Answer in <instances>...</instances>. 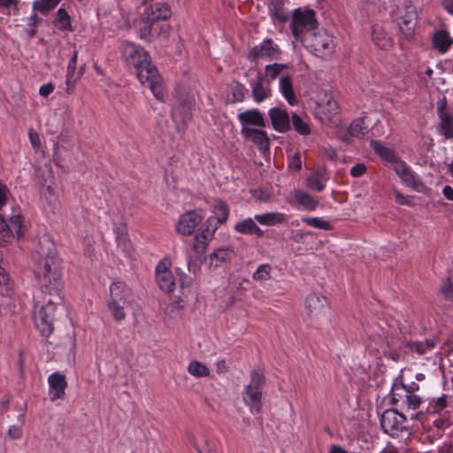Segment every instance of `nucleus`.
I'll use <instances>...</instances> for the list:
<instances>
[{"instance_id":"obj_1","label":"nucleus","mask_w":453,"mask_h":453,"mask_svg":"<svg viewBox=\"0 0 453 453\" xmlns=\"http://www.w3.org/2000/svg\"><path fill=\"white\" fill-rule=\"evenodd\" d=\"M37 253L39 258L35 265L34 272L41 284L42 293H60L63 285L62 273L55 244L46 238L40 242Z\"/></svg>"},{"instance_id":"obj_2","label":"nucleus","mask_w":453,"mask_h":453,"mask_svg":"<svg viewBox=\"0 0 453 453\" xmlns=\"http://www.w3.org/2000/svg\"><path fill=\"white\" fill-rule=\"evenodd\" d=\"M121 53L125 61L135 68L141 83H147L154 96L163 101L165 93L162 87L161 77L157 69L151 65L148 52L133 42H125L122 43Z\"/></svg>"},{"instance_id":"obj_3","label":"nucleus","mask_w":453,"mask_h":453,"mask_svg":"<svg viewBox=\"0 0 453 453\" xmlns=\"http://www.w3.org/2000/svg\"><path fill=\"white\" fill-rule=\"evenodd\" d=\"M61 302L60 293L44 294L42 303H36L34 307L33 319L36 327L44 337H49L53 330V322L56 317L57 306Z\"/></svg>"},{"instance_id":"obj_4","label":"nucleus","mask_w":453,"mask_h":453,"mask_svg":"<svg viewBox=\"0 0 453 453\" xmlns=\"http://www.w3.org/2000/svg\"><path fill=\"white\" fill-rule=\"evenodd\" d=\"M265 385V377L258 368H254L250 372V381L244 388L242 400L249 406L250 412L260 413L263 403V388Z\"/></svg>"},{"instance_id":"obj_5","label":"nucleus","mask_w":453,"mask_h":453,"mask_svg":"<svg viewBox=\"0 0 453 453\" xmlns=\"http://www.w3.org/2000/svg\"><path fill=\"white\" fill-rule=\"evenodd\" d=\"M399 30L407 38H411L417 26L418 14L416 7L407 0L403 1L392 13Z\"/></svg>"},{"instance_id":"obj_6","label":"nucleus","mask_w":453,"mask_h":453,"mask_svg":"<svg viewBox=\"0 0 453 453\" xmlns=\"http://www.w3.org/2000/svg\"><path fill=\"white\" fill-rule=\"evenodd\" d=\"M318 25L316 13L312 9L299 7L294 10L291 29L296 39L301 38L303 34L315 30Z\"/></svg>"},{"instance_id":"obj_7","label":"nucleus","mask_w":453,"mask_h":453,"mask_svg":"<svg viewBox=\"0 0 453 453\" xmlns=\"http://www.w3.org/2000/svg\"><path fill=\"white\" fill-rule=\"evenodd\" d=\"M406 418L395 410H387L380 418V426L384 433L392 437L398 436L405 429Z\"/></svg>"},{"instance_id":"obj_8","label":"nucleus","mask_w":453,"mask_h":453,"mask_svg":"<svg viewBox=\"0 0 453 453\" xmlns=\"http://www.w3.org/2000/svg\"><path fill=\"white\" fill-rule=\"evenodd\" d=\"M305 310L311 321H319L326 315L327 299L324 296L310 294L305 300Z\"/></svg>"},{"instance_id":"obj_9","label":"nucleus","mask_w":453,"mask_h":453,"mask_svg":"<svg viewBox=\"0 0 453 453\" xmlns=\"http://www.w3.org/2000/svg\"><path fill=\"white\" fill-rule=\"evenodd\" d=\"M280 54V50L272 39H265L260 45L253 47L249 52V58L257 59H277Z\"/></svg>"},{"instance_id":"obj_10","label":"nucleus","mask_w":453,"mask_h":453,"mask_svg":"<svg viewBox=\"0 0 453 453\" xmlns=\"http://www.w3.org/2000/svg\"><path fill=\"white\" fill-rule=\"evenodd\" d=\"M203 219V215L196 211L182 214L177 223L176 230L181 235H191Z\"/></svg>"},{"instance_id":"obj_11","label":"nucleus","mask_w":453,"mask_h":453,"mask_svg":"<svg viewBox=\"0 0 453 453\" xmlns=\"http://www.w3.org/2000/svg\"><path fill=\"white\" fill-rule=\"evenodd\" d=\"M156 279L159 288L165 292H173L175 280L167 262L161 261L156 267Z\"/></svg>"},{"instance_id":"obj_12","label":"nucleus","mask_w":453,"mask_h":453,"mask_svg":"<svg viewBox=\"0 0 453 453\" xmlns=\"http://www.w3.org/2000/svg\"><path fill=\"white\" fill-rule=\"evenodd\" d=\"M338 110L337 102L334 98L328 97L318 103L315 113L321 122H332L334 118L337 116Z\"/></svg>"},{"instance_id":"obj_13","label":"nucleus","mask_w":453,"mask_h":453,"mask_svg":"<svg viewBox=\"0 0 453 453\" xmlns=\"http://www.w3.org/2000/svg\"><path fill=\"white\" fill-rule=\"evenodd\" d=\"M310 47L316 55H325L333 50V40L325 32L312 33L310 35Z\"/></svg>"},{"instance_id":"obj_14","label":"nucleus","mask_w":453,"mask_h":453,"mask_svg":"<svg viewBox=\"0 0 453 453\" xmlns=\"http://www.w3.org/2000/svg\"><path fill=\"white\" fill-rule=\"evenodd\" d=\"M50 386V395L51 401L63 399L65 395V388H67V381L65 376L60 372H54L48 378Z\"/></svg>"},{"instance_id":"obj_15","label":"nucleus","mask_w":453,"mask_h":453,"mask_svg":"<svg viewBox=\"0 0 453 453\" xmlns=\"http://www.w3.org/2000/svg\"><path fill=\"white\" fill-rule=\"evenodd\" d=\"M241 133L245 139L251 141L260 150H269V138L265 131L255 127H244L242 128Z\"/></svg>"},{"instance_id":"obj_16","label":"nucleus","mask_w":453,"mask_h":453,"mask_svg":"<svg viewBox=\"0 0 453 453\" xmlns=\"http://www.w3.org/2000/svg\"><path fill=\"white\" fill-rule=\"evenodd\" d=\"M397 391H403L404 393V399L403 402L406 404L408 409L417 410L419 408L422 400L420 396L414 394L412 391L406 389L404 385L402 386H394L392 388V401L393 403H396L398 401L397 396L401 397V395L397 393Z\"/></svg>"},{"instance_id":"obj_17","label":"nucleus","mask_w":453,"mask_h":453,"mask_svg":"<svg viewBox=\"0 0 453 453\" xmlns=\"http://www.w3.org/2000/svg\"><path fill=\"white\" fill-rule=\"evenodd\" d=\"M270 119L273 128L284 133L290 129V120L288 112L280 108H273L269 111Z\"/></svg>"},{"instance_id":"obj_18","label":"nucleus","mask_w":453,"mask_h":453,"mask_svg":"<svg viewBox=\"0 0 453 453\" xmlns=\"http://www.w3.org/2000/svg\"><path fill=\"white\" fill-rule=\"evenodd\" d=\"M238 119L242 124V128L253 127L252 126L258 127H265V120L257 109L248 110L241 112L238 115Z\"/></svg>"},{"instance_id":"obj_19","label":"nucleus","mask_w":453,"mask_h":453,"mask_svg":"<svg viewBox=\"0 0 453 453\" xmlns=\"http://www.w3.org/2000/svg\"><path fill=\"white\" fill-rule=\"evenodd\" d=\"M250 87L253 99L257 103L265 101L272 95L270 84L267 83L260 74L257 76L255 81L250 82Z\"/></svg>"},{"instance_id":"obj_20","label":"nucleus","mask_w":453,"mask_h":453,"mask_svg":"<svg viewBox=\"0 0 453 453\" xmlns=\"http://www.w3.org/2000/svg\"><path fill=\"white\" fill-rule=\"evenodd\" d=\"M372 40L374 44L384 50H389L393 46V40L380 25H374L372 29Z\"/></svg>"},{"instance_id":"obj_21","label":"nucleus","mask_w":453,"mask_h":453,"mask_svg":"<svg viewBox=\"0 0 453 453\" xmlns=\"http://www.w3.org/2000/svg\"><path fill=\"white\" fill-rule=\"evenodd\" d=\"M255 220V219L247 218L238 221L234 228L239 234L256 235L257 237L262 238L265 235V232L257 225Z\"/></svg>"},{"instance_id":"obj_22","label":"nucleus","mask_w":453,"mask_h":453,"mask_svg":"<svg viewBox=\"0 0 453 453\" xmlns=\"http://www.w3.org/2000/svg\"><path fill=\"white\" fill-rule=\"evenodd\" d=\"M328 180L326 168H318L306 180V186L313 190L321 192L325 188V183Z\"/></svg>"},{"instance_id":"obj_23","label":"nucleus","mask_w":453,"mask_h":453,"mask_svg":"<svg viewBox=\"0 0 453 453\" xmlns=\"http://www.w3.org/2000/svg\"><path fill=\"white\" fill-rule=\"evenodd\" d=\"M285 0H270L269 15L273 22L286 23L289 19L288 12L284 8Z\"/></svg>"},{"instance_id":"obj_24","label":"nucleus","mask_w":453,"mask_h":453,"mask_svg":"<svg viewBox=\"0 0 453 453\" xmlns=\"http://www.w3.org/2000/svg\"><path fill=\"white\" fill-rule=\"evenodd\" d=\"M131 291L124 282H113L110 287V300L109 302H120L128 301Z\"/></svg>"},{"instance_id":"obj_25","label":"nucleus","mask_w":453,"mask_h":453,"mask_svg":"<svg viewBox=\"0 0 453 453\" xmlns=\"http://www.w3.org/2000/svg\"><path fill=\"white\" fill-rule=\"evenodd\" d=\"M395 164V171L401 178L402 181L409 187L416 188V178L411 168L400 159H398Z\"/></svg>"},{"instance_id":"obj_26","label":"nucleus","mask_w":453,"mask_h":453,"mask_svg":"<svg viewBox=\"0 0 453 453\" xmlns=\"http://www.w3.org/2000/svg\"><path fill=\"white\" fill-rule=\"evenodd\" d=\"M370 146L373 150L375 154L385 161L395 163L399 159L394 150L385 146L380 141L372 140L370 142Z\"/></svg>"},{"instance_id":"obj_27","label":"nucleus","mask_w":453,"mask_h":453,"mask_svg":"<svg viewBox=\"0 0 453 453\" xmlns=\"http://www.w3.org/2000/svg\"><path fill=\"white\" fill-rule=\"evenodd\" d=\"M213 212L215 216L209 218L208 223L212 225L216 222V225H222L228 219L229 207L224 201L216 200L214 203Z\"/></svg>"},{"instance_id":"obj_28","label":"nucleus","mask_w":453,"mask_h":453,"mask_svg":"<svg viewBox=\"0 0 453 453\" xmlns=\"http://www.w3.org/2000/svg\"><path fill=\"white\" fill-rule=\"evenodd\" d=\"M453 43V38H451L446 30H439L434 34L433 36V47L437 50L440 53H445L448 51L449 47Z\"/></svg>"},{"instance_id":"obj_29","label":"nucleus","mask_w":453,"mask_h":453,"mask_svg":"<svg viewBox=\"0 0 453 453\" xmlns=\"http://www.w3.org/2000/svg\"><path fill=\"white\" fill-rule=\"evenodd\" d=\"M234 257V251L233 249L226 248V249H218L213 253L210 255V264L209 266L217 268L222 263L230 261Z\"/></svg>"},{"instance_id":"obj_30","label":"nucleus","mask_w":453,"mask_h":453,"mask_svg":"<svg viewBox=\"0 0 453 453\" xmlns=\"http://www.w3.org/2000/svg\"><path fill=\"white\" fill-rule=\"evenodd\" d=\"M254 219L261 225L273 226L286 222L287 216L284 213L275 211L257 214Z\"/></svg>"},{"instance_id":"obj_31","label":"nucleus","mask_w":453,"mask_h":453,"mask_svg":"<svg viewBox=\"0 0 453 453\" xmlns=\"http://www.w3.org/2000/svg\"><path fill=\"white\" fill-rule=\"evenodd\" d=\"M280 90L290 105H295L297 104V99L293 89V83L290 76L285 75L280 77Z\"/></svg>"},{"instance_id":"obj_32","label":"nucleus","mask_w":453,"mask_h":453,"mask_svg":"<svg viewBox=\"0 0 453 453\" xmlns=\"http://www.w3.org/2000/svg\"><path fill=\"white\" fill-rule=\"evenodd\" d=\"M170 7L166 4L157 3L150 8V12L147 16L150 17V20H165L171 17Z\"/></svg>"},{"instance_id":"obj_33","label":"nucleus","mask_w":453,"mask_h":453,"mask_svg":"<svg viewBox=\"0 0 453 453\" xmlns=\"http://www.w3.org/2000/svg\"><path fill=\"white\" fill-rule=\"evenodd\" d=\"M211 240V234L207 230V234H197L194 238L193 250L197 256H203L206 251L208 242Z\"/></svg>"},{"instance_id":"obj_34","label":"nucleus","mask_w":453,"mask_h":453,"mask_svg":"<svg viewBox=\"0 0 453 453\" xmlns=\"http://www.w3.org/2000/svg\"><path fill=\"white\" fill-rule=\"evenodd\" d=\"M294 198L300 205L310 211L315 210L319 204L311 196L301 190H295Z\"/></svg>"},{"instance_id":"obj_35","label":"nucleus","mask_w":453,"mask_h":453,"mask_svg":"<svg viewBox=\"0 0 453 453\" xmlns=\"http://www.w3.org/2000/svg\"><path fill=\"white\" fill-rule=\"evenodd\" d=\"M129 305V301H124L123 303L120 302H108V308L111 312L114 319L120 322L126 319L125 309Z\"/></svg>"},{"instance_id":"obj_36","label":"nucleus","mask_w":453,"mask_h":453,"mask_svg":"<svg viewBox=\"0 0 453 453\" xmlns=\"http://www.w3.org/2000/svg\"><path fill=\"white\" fill-rule=\"evenodd\" d=\"M285 68H287V65L283 64L274 63L267 65L265 67V76L263 78L270 84L271 81H274Z\"/></svg>"},{"instance_id":"obj_37","label":"nucleus","mask_w":453,"mask_h":453,"mask_svg":"<svg viewBox=\"0 0 453 453\" xmlns=\"http://www.w3.org/2000/svg\"><path fill=\"white\" fill-rule=\"evenodd\" d=\"M348 132L352 137H364L367 132V127L365 125V119L358 118L353 120L348 128Z\"/></svg>"},{"instance_id":"obj_38","label":"nucleus","mask_w":453,"mask_h":453,"mask_svg":"<svg viewBox=\"0 0 453 453\" xmlns=\"http://www.w3.org/2000/svg\"><path fill=\"white\" fill-rule=\"evenodd\" d=\"M188 372L196 378L210 375L209 368L199 361H191L188 366Z\"/></svg>"},{"instance_id":"obj_39","label":"nucleus","mask_w":453,"mask_h":453,"mask_svg":"<svg viewBox=\"0 0 453 453\" xmlns=\"http://www.w3.org/2000/svg\"><path fill=\"white\" fill-rule=\"evenodd\" d=\"M273 268L269 264L260 265L252 274V279L256 281L265 282L272 277Z\"/></svg>"},{"instance_id":"obj_40","label":"nucleus","mask_w":453,"mask_h":453,"mask_svg":"<svg viewBox=\"0 0 453 453\" xmlns=\"http://www.w3.org/2000/svg\"><path fill=\"white\" fill-rule=\"evenodd\" d=\"M441 127L446 138H453V118L450 114L441 112Z\"/></svg>"},{"instance_id":"obj_41","label":"nucleus","mask_w":453,"mask_h":453,"mask_svg":"<svg viewBox=\"0 0 453 453\" xmlns=\"http://www.w3.org/2000/svg\"><path fill=\"white\" fill-rule=\"evenodd\" d=\"M434 341L426 340L425 342H408L406 345L412 351H415L418 355H423L426 352L427 349H433L434 347Z\"/></svg>"},{"instance_id":"obj_42","label":"nucleus","mask_w":453,"mask_h":453,"mask_svg":"<svg viewBox=\"0 0 453 453\" xmlns=\"http://www.w3.org/2000/svg\"><path fill=\"white\" fill-rule=\"evenodd\" d=\"M230 90L232 96L231 101L233 103L242 102L244 99L245 94L247 92V89L244 87V85L238 81H234L232 83Z\"/></svg>"},{"instance_id":"obj_43","label":"nucleus","mask_w":453,"mask_h":453,"mask_svg":"<svg viewBox=\"0 0 453 453\" xmlns=\"http://www.w3.org/2000/svg\"><path fill=\"white\" fill-rule=\"evenodd\" d=\"M292 125L294 129L302 135H307L311 133L309 125L296 113L292 115Z\"/></svg>"},{"instance_id":"obj_44","label":"nucleus","mask_w":453,"mask_h":453,"mask_svg":"<svg viewBox=\"0 0 453 453\" xmlns=\"http://www.w3.org/2000/svg\"><path fill=\"white\" fill-rule=\"evenodd\" d=\"M202 442V445H198L196 441H192L198 453H218L216 445L211 443L208 437L203 436Z\"/></svg>"},{"instance_id":"obj_45","label":"nucleus","mask_w":453,"mask_h":453,"mask_svg":"<svg viewBox=\"0 0 453 453\" xmlns=\"http://www.w3.org/2000/svg\"><path fill=\"white\" fill-rule=\"evenodd\" d=\"M449 396L443 394L440 397L436 398L430 403L429 408L432 412L441 414L444 409L448 406Z\"/></svg>"},{"instance_id":"obj_46","label":"nucleus","mask_w":453,"mask_h":453,"mask_svg":"<svg viewBox=\"0 0 453 453\" xmlns=\"http://www.w3.org/2000/svg\"><path fill=\"white\" fill-rule=\"evenodd\" d=\"M302 221L308 226H311L315 228L319 229H324V230H329L331 229V225L328 221L324 220L322 218H311V217H305L302 219Z\"/></svg>"},{"instance_id":"obj_47","label":"nucleus","mask_w":453,"mask_h":453,"mask_svg":"<svg viewBox=\"0 0 453 453\" xmlns=\"http://www.w3.org/2000/svg\"><path fill=\"white\" fill-rule=\"evenodd\" d=\"M7 226L10 229V237L14 234L20 237L22 235L21 228H22V217L20 215H15L11 217L9 223Z\"/></svg>"},{"instance_id":"obj_48","label":"nucleus","mask_w":453,"mask_h":453,"mask_svg":"<svg viewBox=\"0 0 453 453\" xmlns=\"http://www.w3.org/2000/svg\"><path fill=\"white\" fill-rule=\"evenodd\" d=\"M59 3V0H40L33 3V8L40 12H47L54 9Z\"/></svg>"},{"instance_id":"obj_49","label":"nucleus","mask_w":453,"mask_h":453,"mask_svg":"<svg viewBox=\"0 0 453 453\" xmlns=\"http://www.w3.org/2000/svg\"><path fill=\"white\" fill-rule=\"evenodd\" d=\"M156 21L150 20V17L147 16L140 23V37L142 39H148L151 33V27Z\"/></svg>"},{"instance_id":"obj_50","label":"nucleus","mask_w":453,"mask_h":453,"mask_svg":"<svg viewBox=\"0 0 453 453\" xmlns=\"http://www.w3.org/2000/svg\"><path fill=\"white\" fill-rule=\"evenodd\" d=\"M58 22L60 24L61 30H63V31L72 30L70 17L65 9L60 8L58 11Z\"/></svg>"},{"instance_id":"obj_51","label":"nucleus","mask_w":453,"mask_h":453,"mask_svg":"<svg viewBox=\"0 0 453 453\" xmlns=\"http://www.w3.org/2000/svg\"><path fill=\"white\" fill-rule=\"evenodd\" d=\"M10 238V229L7 226V222L0 215V245L6 242Z\"/></svg>"},{"instance_id":"obj_52","label":"nucleus","mask_w":453,"mask_h":453,"mask_svg":"<svg viewBox=\"0 0 453 453\" xmlns=\"http://www.w3.org/2000/svg\"><path fill=\"white\" fill-rule=\"evenodd\" d=\"M440 291L446 300L453 301V288L449 280L441 286Z\"/></svg>"},{"instance_id":"obj_53","label":"nucleus","mask_w":453,"mask_h":453,"mask_svg":"<svg viewBox=\"0 0 453 453\" xmlns=\"http://www.w3.org/2000/svg\"><path fill=\"white\" fill-rule=\"evenodd\" d=\"M28 137L32 147L36 150L39 149L41 146V140L38 133L31 128L28 131Z\"/></svg>"},{"instance_id":"obj_54","label":"nucleus","mask_w":453,"mask_h":453,"mask_svg":"<svg viewBox=\"0 0 453 453\" xmlns=\"http://www.w3.org/2000/svg\"><path fill=\"white\" fill-rule=\"evenodd\" d=\"M9 194L6 185L0 181V210L6 204Z\"/></svg>"},{"instance_id":"obj_55","label":"nucleus","mask_w":453,"mask_h":453,"mask_svg":"<svg viewBox=\"0 0 453 453\" xmlns=\"http://www.w3.org/2000/svg\"><path fill=\"white\" fill-rule=\"evenodd\" d=\"M288 167L290 169H293L295 171H299L302 168V161L300 155L298 153H296L289 160L288 162Z\"/></svg>"},{"instance_id":"obj_56","label":"nucleus","mask_w":453,"mask_h":453,"mask_svg":"<svg viewBox=\"0 0 453 453\" xmlns=\"http://www.w3.org/2000/svg\"><path fill=\"white\" fill-rule=\"evenodd\" d=\"M77 65V51H73V57L70 59L67 66L66 75L74 76Z\"/></svg>"},{"instance_id":"obj_57","label":"nucleus","mask_w":453,"mask_h":453,"mask_svg":"<svg viewBox=\"0 0 453 453\" xmlns=\"http://www.w3.org/2000/svg\"><path fill=\"white\" fill-rule=\"evenodd\" d=\"M386 343L388 349L400 348L402 342L399 336H387Z\"/></svg>"},{"instance_id":"obj_58","label":"nucleus","mask_w":453,"mask_h":453,"mask_svg":"<svg viewBox=\"0 0 453 453\" xmlns=\"http://www.w3.org/2000/svg\"><path fill=\"white\" fill-rule=\"evenodd\" d=\"M399 349L400 348L387 349L383 350L384 356L396 362L400 358Z\"/></svg>"},{"instance_id":"obj_59","label":"nucleus","mask_w":453,"mask_h":453,"mask_svg":"<svg viewBox=\"0 0 453 453\" xmlns=\"http://www.w3.org/2000/svg\"><path fill=\"white\" fill-rule=\"evenodd\" d=\"M366 171V166L364 164H357L350 169V174L353 177H360Z\"/></svg>"},{"instance_id":"obj_60","label":"nucleus","mask_w":453,"mask_h":453,"mask_svg":"<svg viewBox=\"0 0 453 453\" xmlns=\"http://www.w3.org/2000/svg\"><path fill=\"white\" fill-rule=\"evenodd\" d=\"M54 85L52 83L43 84L40 87L39 94L43 97H47L54 90Z\"/></svg>"},{"instance_id":"obj_61","label":"nucleus","mask_w":453,"mask_h":453,"mask_svg":"<svg viewBox=\"0 0 453 453\" xmlns=\"http://www.w3.org/2000/svg\"><path fill=\"white\" fill-rule=\"evenodd\" d=\"M220 225H216V222H214L212 225L209 224L208 223V219L205 221L200 234H207V230L209 231V233H211V238L213 237V234L215 233V231L218 229V227Z\"/></svg>"},{"instance_id":"obj_62","label":"nucleus","mask_w":453,"mask_h":453,"mask_svg":"<svg viewBox=\"0 0 453 453\" xmlns=\"http://www.w3.org/2000/svg\"><path fill=\"white\" fill-rule=\"evenodd\" d=\"M75 82H76V78H74V76L66 75V80H65L66 93L71 94L73 91Z\"/></svg>"},{"instance_id":"obj_63","label":"nucleus","mask_w":453,"mask_h":453,"mask_svg":"<svg viewBox=\"0 0 453 453\" xmlns=\"http://www.w3.org/2000/svg\"><path fill=\"white\" fill-rule=\"evenodd\" d=\"M8 434H9L10 437H12L13 439H18L21 436L22 431L19 426H12L8 430Z\"/></svg>"},{"instance_id":"obj_64","label":"nucleus","mask_w":453,"mask_h":453,"mask_svg":"<svg viewBox=\"0 0 453 453\" xmlns=\"http://www.w3.org/2000/svg\"><path fill=\"white\" fill-rule=\"evenodd\" d=\"M437 453H453V444L445 442L439 447Z\"/></svg>"}]
</instances>
